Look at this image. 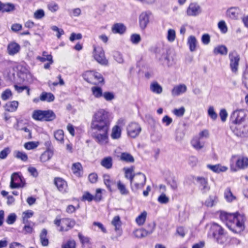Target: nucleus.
Here are the masks:
<instances>
[{
	"label": "nucleus",
	"instance_id": "nucleus-1",
	"mask_svg": "<svg viewBox=\"0 0 248 248\" xmlns=\"http://www.w3.org/2000/svg\"><path fill=\"white\" fill-rule=\"evenodd\" d=\"M111 121V114L105 109L100 108L93 112L90 128L93 131V137L98 144L106 145L108 143Z\"/></svg>",
	"mask_w": 248,
	"mask_h": 248
},
{
	"label": "nucleus",
	"instance_id": "nucleus-2",
	"mask_svg": "<svg viewBox=\"0 0 248 248\" xmlns=\"http://www.w3.org/2000/svg\"><path fill=\"white\" fill-rule=\"evenodd\" d=\"M220 218L230 230L235 233H240L245 229V217L243 214H231L221 211Z\"/></svg>",
	"mask_w": 248,
	"mask_h": 248
},
{
	"label": "nucleus",
	"instance_id": "nucleus-3",
	"mask_svg": "<svg viewBox=\"0 0 248 248\" xmlns=\"http://www.w3.org/2000/svg\"><path fill=\"white\" fill-rule=\"evenodd\" d=\"M210 232L216 241L224 247L230 246V239L227 232L223 228L217 223H213L210 228Z\"/></svg>",
	"mask_w": 248,
	"mask_h": 248
},
{
	"label": "nucleus",
	"instance_id": "nucleus-4",
	"mask_svg": "<svg viewBox=\"0 0 248 248\" xmlns=\"http://www.w3.org/2000/svg\"><path fill=\"white\" fill-rule=\"evenodd\" d=\"M235 160V167L233 164L230 165V170L232 172H236L238 170H245L248 168V157L244 156L233 155L231 158V161Z\"/></svg>",
	"mask_w": 248,
	"mask_h": 248
},
{
	"label": "nucleus",
	"instance_id": "nucleus-5",
	"mask_svg": "<svg viewBox=\"0 0 248 248\" xmlns=\"http://www.w3.org/2000/svg\"><path fill=\"white\" fill-rule=\"evenodd\" d=\"M146 181L145 175L142 173L134 174L133 180L130 183L131 188L133 191H137L142 189L145 186Z\"/></svg>",
	"mask_w": 248,
	"mask_h": 248
},
{
	"label": "nucleus",
	"instance_id": "nucleus-6",
	"mask_svg": "<svg viewBox=\"0 0 248 248\" xmlns=\"http://www.w3.org/2000/svg\"><path fill=\"white\" fill-rule=\"evenodd\" d=\"M83 77L86 81L95 85L104 81V78L102 75L100 73L94 71H86L83 74Z\"/></svg>",
	"mask_w": 248,
	"mask_h": 248
},
{
	"label": "nucleus",
	"instance_id": "nucleus-7",
	"mask_svg": "<svg viewBox=\"0 0 248 248\" xmlns=\"http://www.w3.org/2000/svg\"><path fill=\"white\" fill-rule=\"evenodd\" d=\"M54 224L60 226L59 230L61 232H66L72 229L75 225V220L69 218L60 219L56 218L54 221Z\"/></svg>",
	"mask_w": 248,
	"mask_h": 248
},
{
	"label": "nucleus",
	"instance_id": "nucleus-8",
	"mask_svg": "<svg viewBox=\"0 0 248 248\" xmlns=\"http://www.w3.org/2000/svg\"><path fill=\"white\" fill-rule=\"evenodd\" d=\"M93 56L94 60L99 64L107 65L108 61L106 59L103 48L99 46H93Z\"/></svg>",
	"mask_w": 248,
	"mask_h": 248
},
{
	"label": "nucleus",
	"instance_id": "nucleus-9",
	"mask_svg": "<svg viewBox=\"0 0 248 248\" xmlns=\"http://www.w3.org/2000/svg\"><path fill=\"white\" fill-rule=\"evenodd\" d=\"M157 56L163 65L170 67L173 65V60L168 55L166 49L164 48L160 49L157 53Z\"/></svg>",
	"mask_w": 248,
	"mask_h": 248
},
{
	"label": "nucleus",
	"instance_id": "nucleus-10",
	"mask_svg": "<svg viewBox=\"0 0 248 248\" xmlns=\"http://www.w3.org/2000/svg\"><path fill=\"white\" fill-rule=\"evenodd\" d=\"M25 186L24 178L17 173L15 172L11 177L10 187L12 189L23 187Z\"/></svg>",
	"mask_w": 248,
	"mask_h": 248
},
{
	"label": "nucleus",
	"instance_id": "nucleus-11",
	"mask_svg": "<svg viewBox=\"0 0 248 248\" xmlns=\"http://www.w3.org/2000/svg\"><path fill=\"white\" fill-rule=\"evenodd\" d=\"M230 61V66L233 73H236L238 70L240 56L236 51H232L229 54Z\"/></svg>",
	"mask_w": 248,
	"mask_h": 248
},
{
	"label": "nucleus",
	"instance_id": "nucleus-12",
	"mask_svg": "<svg viewBox=\"0 0 248 248\" xmlns=\"http://www.w3.org/2000/svg\"><path fill=\"white\" fill-rule=\"evenodd\" d=\"M202 13V8L197 2H191L187 7L186 14L188 16L196 17Z\"/></svg>",
	"mask_w": 248,
	"mask_h": 248
},
{
	"label": "nucleus",
	"instance_id": "nucleus-13",
	"mask_svg": "<svg viewBox=\"0 0 248 248\" xmlns=\"http://www.w3.org/2000/svg\"><path fill=\"white\" fill-rule=\"evenodd\" d=\"M128 135L132 138L138 137L141 131L140 125L137 123H129L126 128Z\"/></svg>",
	"mask_w": 248,
	"mask_h": 248
},
{
	"label": "nucleus",
	"instance_id": "nucleus-14",
	"mask_svg": "<svg viewBox=\"0 0 248 248\" xmlns=\"http://www.w3.org/2000/svg\"><path fill=\"white\" fill-rule=\"evenodd\" d=\"M124 124L123 119H120L118 121L117 124L113 126L111 130L110 137L113 140L119 139L121 137L122 127L121 126Z\"/></svg>",
	"mask_w": 248,
	"mask_h": 248
},
{
	"label": "nucleus",
	"instance_id": "nucleus-15",
	"mask_svg": "<svg viewBox=\"0 0 248 248\" xmlns=\"http://www.w3.org/2000/svg\"><path fill=\"white\" fill-rule=\"evenodd\" d=\"M246 114L243 109H238L233 111L231 118L233 124L237 125L240 124L245 119Z\"/></svg>",
	"mask_w": 248,
	"mask_h": 248
},
{
	"label": "nucleus",
	"instance_id": "nucleus-16",
	"mask_svg": "<svg viewBox=\"0 0 248 248\" xmlns=\"http://www.w3.org/2000/svg\"><path fill=\"white\" fill-rule=\"evenodd\" d=\"M152 15L150 11L142 12L139 16V24L141 29H144L149 23V18Z\"/></svg>",
	"mask_w": 248,
	"mask_h": 248
},
{
	"label": "nucleus",
	"instance_id": "nucleus-17",
	"mask_svg": "<svg viewBox=\"0 0 248 248\" xmlns=\"http://www.w3.org/2000/svg\"><path fill=\"white\" fill-rule=\"evenodd\" d=\"M196 180L199 186V188L202 193H205L210 189L206 178L202 177H197Z\"/></svg>",
	"mask_w": 248,
	"mask_h": 248
},
{
	"label": "nucleus",
	"instance_id": "nucleus-18",
	"mask_svg": "<svg viewBox=\"0 0 248 248\" xmlns=\"http://www.w3.org/2000/svg\"><path fill=\"white\" fill-rule=\"evenodd\" d=\"M238 7H232L226 11V16L232 19H237L241 13Z\"/></svg>",
	"mask_w": 248,
	"mask_h": 248
},
{
	"label": "nucleus",
	"instance_id": "nucleus-19",
	"mask_svg": "<svg viewBox=\"0 0 248 248\" xmlns=\"http://www.w3.org/2000/svg\"><path fill=\"white\" fill-rule=\"evenodd\" d=\"M218 202V198L216 195H209L203 202L202 204L207 207L216 206Z\"/></svg>",
	"mask_w": 248,
	"mask_h": 248
},
{
	"label": "nucleus",
	"instance_id": "nucleus-20",
	"mask_svg": "<svg viewBox=\"0 0 248 248\" xmlns=\"http://www.w3.org/2000/svg\"><path fill=\"white\" fill-rule=\"evenodd\" d=\"M7 50L9 55L13 56L19 52L20 46L18 44L12 42L8 45Z\"/></svg>",
	"mask_w": 248,
	"mask_h": 248
},
{
	"label": "nucleus",
	"instance_id": "nucleus-21",
	"mask_svg": "<svg viewBox=\"0 0 248 248\" xmlns=\"http://www.w3.org/2000/svg\"><path fill=\"white\" fill-rule=\"evenodd\" d=\"M187 91V87L185 84H181L175 86L171 91V95L173 96H179L185 93Z\"/></svg>",
	"mask_w": 248,
	"mask_h": 248
},
{
	"label": "nucleus",
	"instance_id": "nucleus-22",
	"mask_svg": "<svg viewBox=\"0 0 248 248\" xmlns=\"http://www.w3.org/2000/svg\"><path fill=\"white\" fill-rule=\"evenodd\" d=\"M207 167L214 172L217 173L225 172L228 169L227 167L222 166L220 164H217L216 165L208 164L207 165Z\"/></svg>",
	"mask_w": 248,
	"mask_h": 248
},
{
	"label": "nucleus",
	"instance_id": "nucleus-23",
	"mask_svg": "<svg viewBox=\"0 0 248 248\" xmlns=\"http://www.w3.org/2000/svg\"><path fill=\"white\" fill-rule=\"evenodd\" d=\"M234 132L238 136H248V126L242 125L241 124L237 125Z\"/></svg>",
	"mask_w": 248,
	"mask_h": 248
},
{
	"label": "nucleus",
	"instance_id": "nucleus-24",
	"mask_svg": "<svg viewBox=\"0 0 248 248\" xmlns=\"http://www.w3.org/2000/svg\"><path fill=\"white\" fill-rule=\"evenodd\" d=\"M54 184L60 191L64 192L66 191L67 185L63 179L60 177L56 178L54 180Z\"/></svg>",
	"mask_w": 248,
	"mask_h": 248
},
{
	"label": "nucleus",
	"instance_id": "nucleus-25",
	"mask_svg": "<svg viewBox=\"0 0 248 248\" xmlns=\"http://www.w3.org/2000/svg\"><path fill=\"white\" fill-rule=\"evenodd\" d=\"M201 140L197 137H194L191 140V145L195 150L199 151L204 148L205 142Z\"/></svg>",
	"mask_w": 248,
	"mask_h": 248
},
{
	"label": "nucleus",
	"instance_id": "nucleus-26",
	"mask_svg": "<svg viewBox=\"0 0 248 248\" xmlns=\"http://www.w3.org/2000/svg\"><path fill=\"white\" fill-rule=\"evenodd\" d=\"M53 155V151L50 149H48L41 154L40 157V160L43 163L46 162L52 157Z\"/></svg>",
	"mask_w": 248,
	"mask_h": 248
},
{
	"label": "nucleus",
	"instance_id": "nucleus-27",
	"mask_svg": "<svg viewBox=\"0 0 248 248\" xmlns=\"http://www.w3.org/2000/svg\"><path fill=\"white\" fill-rule=\"evenodd\" d=\"M125 30V26L120 23H115L111 27V31L113 33L123 34Z\"/></svg>",
	"mask_w": 248,
	"mask_h": 248
},
{
	"label": "nucleus",
	"instance_id": "nucleus-28",
	"mask_svg": "<svg viewBox=\"0 0 248 248\" xmlns=\"http://www.w3.org/2000/svg\"><path fill=\"white\" fill-rule=\"evenodd\" d=\"M187 44L189 46V50L191 52H194L196 50L198 41L194 36L190 35L188 37Z\"/></svg>",
	"mask_w": 248,
	"mask_h": 248
},
{
	"label": "nucleus",
	"instance_id": "nucleus-29",
	"mask_svg": "<svg viewBox=\"0 0 248 248\" xmlns=\"http://www.w3.org/2000/svg\"><path fill=\"white\" fill-rule=\"evenodd\" d=\"M18 106V102L16 101H13L7 102L4 106L5 110L9 112L15 111Z\"/></svg>",
	"mask_w": 248,
	"mask_h": 248
},
{
	"label": "nucleus",
	"instance_id": "nucleus-30",
	"mask_svg": "<svg viewBox=\"0 0 248 248\" xmlns=\"http://www.w3.org/2000/svg\"><path fill=\"white\" fill-rule=\"evenodd\" d=\"M111 224L115 227V231L119 232V235H121L122 231L120 230V228L122 225V222L119 216H115L113 218L111 221Z\"/></svg>",
	"mask_w": 248,
	"mask_h": 248
},
{
	"label": "nucleus",
	"instance_id": "nucleus-31",
	"mask_svg": "<svg viewBox=\"0 0 248 248\" xmlns=\"http://www.w3.org/2000/svg\"><path fill=\"white\" fill-rule=\"evenodd\" d=\"M43 121H52L56 118V115L51 110H43Z\"/></svg>",
	"mask_w": 248,
	"mask_h": 248
},
{
	"label": "nucleus",
	"instance_id": "nucleus-32",
	"mask_svg": "<svg viewBox=\"0 0 248 248\" xmlns=\"http://www.w3.org/2000/svg\"><path fill=\"white\" fill-rule=\"evenodd\" d=\"M54 95L51 93L43 92L40 96V100L41 101L51 102L54 101Z\"/></svg>",
	"mask_w": 248,
	"mask_h": 248
},
{
	"label": "nucleus",
	"instance_id": "nucleus-33",
	"mask_svg": "<svg viewBox=\"0 0 248 248\" xmlns=\"http://www.w3.org/2000/svg\"><path fill=\"white\" fill-rule=\"evenodd\" d=\"M55 139L60 144H63L64 141V132L62 130L59 129L54 132Z\"/></svg>",
	"mask_w": 248,
	"mask_h": 248
},
{
	"label": "nucleus",
	"instance_id": "nucleus-34",
	"mask_svg": "<svg viewBox=\"0 0 248 248\" xmlns=\"http://www.w3.org/2000/svg\"><path fill=\"white\" fill-rule=\"evenodd\" d=\"M71 169L73 173L76 176L79 177L81 175L82 167L80 163L77 162L73 164Z\"/></svg>",
	"mask_w": 248,
	"mask_h": 248
},
{
	"label": "nucleus",
	"instance_id": "nucleus-35",
	"mask_svg": "<svg viewBox=\"0 0 248 248\" xmlns=\"http://www.w3.org/2000/svg\"><path fill=\"white\" fill-rule=\"evenodd\" d=\"M1 12H11L15 10V5L11 3H2L1 2Z\"/></svg>",
	"mask_w": 248,
	"mask_h": 248
},
{
	"label": "nucleus",
	"instance_id": "nucleus-36",
	"mask_svg": "<svg viewBox=\"0 0 248 248\" xmlns=\"http://www.w3.org/2000/svg\"><path fill=\"white\" fill-rule=\"evenodd\" d=\"M224 196L225 200L229 202H232L236 200V197L234 196L231 191L230 188H227L224 193Z\"/></svg>",
	"mask_w": 248,
	"mask_h": 248
},
{
	"label": "nucleus",
	"instance_id": "nucleus-37",
	"mask_svg": "<svg viewBox=\"0 0 248 248\" xmlns=\"http://www.w3.org/2000/svg\"><path fill=\"white\" fill-rule=\"evenodd\" d=\"M100 164L106 169H109L112 166V158L110 156L105 157L101 160Z\"/></svg>",
	"mask_w": 248,
	"mask_h": 248
},
{
	"label": "nucleus",
	"instance_id": "nucleus-38",
	"mask_svg": "<svg viewBox=\"0 0 248 248\" xmlns=\"http://www.w3.org/2000/svg\"><path fill=\"white\" fill-rule=\"evenodd\" d=\"M121 161L127 162H133L134 161V157L129 153L126 152L122 153L119 156Z\"/></svg>",
	"mask_w": 248,
	"mask_h": 248
},
{
	"label": "nucleus",
	"instance_id": "nucleus-39",
	"mask_svg": "<svg viewBox=\"0 0 248 248\" xmlns=\"http://www.w3.org/2000/svg\"><path fill=\"white\" fill-rule=\"evenodd\" d=\"M15 157L23 161H27L28 159L27 155L24 152L20 151H15L13 153Z\"/></svg>",
	"mask_w": 248,
	"mask_h": 248
},
{
	"label": "nucleus",
	"instance_id": "nucleus-40",
	"mask_svg": "<svg viewBox=\"0 0 248 248\" xmlns=\"http://www.w3.org/2000/svg\"><path fill=\"white\" fill-rule=\"evenodd\" d=\"M117 187L121 195H127L129 194V190L127 189L125 185L121 181L117 182Z\"/></svg>",
	"mask_w": 248,
	"mask_h": 248
},
{
	"label": "nucleus",
	"instance_id": "nucleus-41",
	"mask_svg": "<svg viewBox=\"0 0 248 248\" xmlns=\"http://www.w3.org/2000/svg\"><path fill=\"white\" fill-rule=\"evenodd\" d=\"M176 31L174 29H169L167 31L166 38L168 42H173L176 39Z\"/></svg>",
	"mask_w": 248,
	"mask_h": 248
},
{
	"label": "nucleus",
	"instance_id": "nucleus-42",
	"mask_svg": "<svg viewBox=\"0 0 248 248\" xmlns=\"http://www.w3.org/2000/svg\"><path fill=\"white\" fill-rule=\"evenodd\" d=\"M34 214V212L31 210H28L23 212L22 215V222L24 224L28 223L29 222L28 219L31 217Z\"/></svg>",
	"mask_w": 248,
	"mask_h": 248
},
{
	"label": "nucleus",
	"instance_id": "nucleus-43",
	"mask_svg": "<svg viewBox=\"0 0 248 248\" xmlns=\"http://www.w3.org/2000/svg\"><path fill=\"white\" fill-rule=\"evenodd\" d=\"M150 90L152 92L157 94H160L163 91L162 87L157 82H154L151 84Z\"/></svg>",
	"mask_w": 248,
	"mask_h": 248
},
{
	"label": "nucleus",
	"instance_id": "nucleus-44",
	"mask_svg": "<svg viewBox=\"0 0 248 248\" xmlns=\"http://www.w3.org/2000/svg\"><path fill=\"white\" fill-rule=\"evenodd\" d=\"M147 215V212L143 211L136 218V222L139 226H141L144 224L146 219Z\"/></svg>",
	"mask_w": 248,
	"mask_h": 248
},
{
	"label": "nucleus",
	"instance_id": "nucleus-45",
	"mask_svg": "<svg viewBox=\"0 0 248 248\" xmlns=\"http://www.w3.org/2000/svg\"><path fill=\"white\" fill-rule=\"evenodd\" d=\"M46 230L43 229L40 234V238L41 243L43 246H47L48 244V240L46 237Z\"/></svg>",
	"mask_w": 248,
	"mask_h": 248
},
{
	"label": "nucleus",
	"instance_id": "nucleus-46",
	"mask_svg": "<svg viewBox=\"0 0 248 248\" xmlns=\"http://www.w3.org/2000/svg\"><path fill=\"white\" fill-rule=\"evenodd\" d=\"M91 91L92 94L94 97L99 98L102 97L103 93L101 88L97 86H94L92 87Z\"/></svg>",
	"mask_w": 248,
	"mask_h": 248
},
{
	"label": "nucleus",
	"instance_id": "nucleus-47",
	"mask_svg": "<svg viewBox=\"0 0 248 248\" xmlns=\"http://www.w3.org/2000/svg\"><path fill=\"white\" fill-rule=\"evenodd\" d=\"M43 110H34L32 113V118L36 121H43Z\"/></svg>",
	"mask_w": 248,
	"mask_h": 248
},
{
	"label": "nucleus",
	"instance_id": "nucleus-48",
	"mask_svg": "<svg viewBox=\"0 0 248 248\" xmlns=\"http://www.w3.org/2000/svg\"><path fill=\"white\" fill-rule=\"evenodd\" d=\"M214 53L215 54L226 55L228 52L227 47L224 46H219L216 47L214 49Z\"/></svg>",
	"mask_w": 248,
	"mask_h": 248
},
{
	"label": "nucleus",
	"instance_id": "nucleus-49",
	"mask_svg": "<svg viewBox=\"0 0 248 248\" xmlns=\"http://www.w3.org/2000/svg\"><path fill=\"white\" fill-rule=\"evenodd\" d=\"M39 145L38 141H29L24 144V147L28 150L36 148Z\"/></svg>",
	"mask_w": 248,
	"mask_h": 248
},
{
	"label": "nucleus",
	"instance_id": "nucleus-50",
	"mask_svg": "<svg viewBox=\"0 0 248 248\" xmlns=\"http://www.w3.org/2000/svg\"><path fill=\"white\" fill-rule=\"evenodd\" d=\"M124 170L125 172V177L127 178L130 180V183L132 182V181L133 180L134 177V168L133 167H130V168H124Z\"/></svg>",
	"mask_w": 248,
	"mask_h": 248
},
{
	"label": "nucleus",
	"instance_id": "nucleus-51",
	"mask_svg": "<svg viewBox=\"0 0 248 248\" xmlns=\"http://www.w3.org/2000/svg\"><path fill=\"white\" fill-rule=\"evenodd\" d=\"M37 59L42 62H44L46 61L50 62V63H53L52 57L51 55L47 54L46 51L43 52V57L38 56Z\"/></svg>",
	"mask_w": 248,
	"mask_h": 248
},
{
	"label": "nucleus",
	"instance_id": "nucleus-52",
	"mask_svg": "<svg viewBox=\"0 0 248 248\" xmlns=\"http://www.w3.org/2000/svg\"><path fill=\"white\" fill-rule=\"evenodd\" d=\"M134 236L138 238H141L147 236L145 229H137L133 232Z\"/></svg>",
	"mask_w": 248,
	"mask_h": 248
},
{
	"label": "nucleus",
	"instance_id": "nucleus-53",
	"mask_svg": "<svg viewBox=\"0 0 248 248\" xmlns=\"http://www.w3.org/2000/svg\"><path fill=\"white\" fill-rule=\"evenodd\" d=\"M217 27L222 33H226L228 31V27L224 20H220L218 22Z\"/></svg>",
	"mask_w": 248,
	"mask_h": 248
},
{
	"label": "nucleus",
	"instance_id": "nucleus-54",
	"mask_svg": "<svg viewBox=\"0 0 248 248\" xmlns=\"http://www.w3.org/2000/svg\"><path fill=\"white\" fill-rule=\"evenodd\" d=\"M103 180L105 185L110 189L111 185L114 183L110 176L108 174H104L103 175Z\"/></svg>",
	"mask_w": 248,
	"mask_h": 248
},
{
	"label": "nucleus",
	"instance_id": "nucleus-55",
	"mask_svg": "<svg viewBox=\"0 0 248 248\" xmlns=\"http://www.w3.org/2000/svg\"><path fill=\"white\" fill-rule=\"evenodd\" d=\"M113 58L116 62L119 63H123L124 62V59L122 53L119 52H115L113 55Z\"/></svg>",
	"mask_w": 248,
	"mask_h": 248
},
{
	"label": "nucleus",
	"instance_id": "nucleus-56",
	"mask_svg": "<svg viewBox=\"0 0 248 248\" xmlns=\"http://www.w3.org/2000/svg\"><path fill=\"white\" fill-rule=\"evenodd\" d=\"M185 108L184 107H181L179 108H175L173 110V113L177 117H182L185 112Z\"/></svg>",
	"mask_w": 248,
	"mask_h": 248
},
{
	"label": "nucleus",
	"instance_id": "nucleus-57",
	"mask_svg": "<svg viewBox=\"0 0 248 248\" xmlns=\"http://www.w3.org/2000/svg\"><path fill=\"white\" fill-rule=\"evenodd\" d=\"M47 8L50 11L55 13L59 10V6L56 2H51L48 4Z\"/></svg>",
	"mask_w": 248,
	"mask_h": 248
},
{
	"label": "nucleus",
	"instance_id": "nucleus-58",
	"mask_svg": "<svg viewBox=\"0 0 248 248\" xmlns=\"http://www.w3.org/2000/svg\"><path fill=\"white\" fill-rule=\"evenodd\" d=\"M208 114L213 120H216L217 117V115L215 112L214 108L213 106H210L209 107L208 109Z\"/></svg>",
	"mask_w": 248,
	"mask_h": 248
},
{
	"label": "nucleus",
	"instance_id": "nucleus-59",
	"mask_svg": "<svg viewBox=\"0 0 248 248\" xmlns=\"http://www.w3.org/2000/svg\"><path fill=\"white\" fill-rule=\"evenodd\" d=\"M157 201L161 204H166L169 202V198L164 193H162L158 197Z\"/></svg>",
	"mask_w": 248,
	"mask_h": 248
},
{
	"label": "nucleus",
	"instance_id": "nucleus-60",
	"mask_svg": "<svg viewBox=\"0 0 248 248\" xmlns=\"http://www.w3.org/2000/svg\"><path fill=\"white\" fill-rule=\"evenodd\" d=\"M155 228V223L152 222L148 224L147 226V229H145L146 233L147 235L152 234L154 232Z\"/></svg>",
	"mask_w": 248,
	"mask_h": 248
},
{
	"label": "nucleus",
	"instance_id": "nucleus-61",
	"mask_svg": "<svg viewBox=\"0 0 248 248\" xmlns=\"http://www.w3.org/2000/svg\"><path fill=\"white\" fill-rule=\"evenodd\" d=\"M12 95V92L9 89H6L1 94V97L3 100H6Z\"/></svg>",
	"mask_w": 248,
	"mask_h": 248
},
{
	"label": "nucleus",
	"instance_id": "nucleus-62",
	"mask_svg": "<svg viewBox=\"0 0 248 248\" xmlns=\"http://www.w3.org/2000/svg\"><path fill=\"white\" fill-rule=\"evenodd\" d=\"M33 16L37 19H40L45 16V12L43 9L36 10L33 14Z\"/></svg>",
	"mask_w": 248,
	"mask_h": 248
},
{
	"label": "nucleus",
	"instance_id": "nucleus-63",
	"mask_svg": "<svg viewBox=\"0 0 248 248\" xmlns=\"http://www.w3.org/2000/svg\"><path fill=\"white\" fill-rule=\"evenodd\" d=\"M140 40V36L138 34H133L130 37V41L134 44H138Z\"/></svg>",
	"mask_w": 248,
	"mask_h": 248
},
{
	"label": "nucleus",
	"instance_id": "nucleus-64",
	"mask_svg": "<svg viewBox=\"0 0 248 248\" xmlns=\"http://www.w3.org/2000/svg\"><path fill=\"white\" fill-rule=\"evenodd\" d=\"M76 242L74 240H70L62 245V248H76Z\"/></svg>",
	"mask_w": 248,
	"mask_h": 248
}]
</instances>
